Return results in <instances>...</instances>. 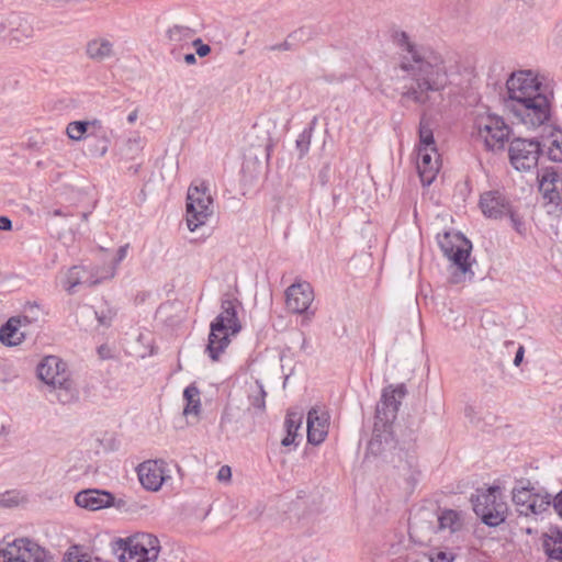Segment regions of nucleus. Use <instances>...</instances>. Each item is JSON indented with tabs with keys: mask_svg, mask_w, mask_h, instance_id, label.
Returning <instances> with one entry per match:
<instances>
[{
	"mask_svg": "<svg viewBox=\"0 0 562 562\" xmlns=\"http://www.w3.org/2000/svg\"><path fill=\"white\" fill-rule=\"evenodd\" d=\"M392 41L400 52L390 80L398 89L401 101L428 104L434 93H440L448 86L446 57L434 47L415 42L402 30L393 31Z\"/></svg>",
	"mask_w": 562,
	"mask_h": 562,
	"instance_id": "obj_1",
	"label": "nucleus"
},
{
	"mask_svg": "<svg viewBox=\"0 0 562 562\" xmlns=\"http://www.w3.org/2000/svg\"><path fill=\"white\" fill-rule=\"evenodd\" d=\"M37 376L52 387L57 401L63 405L79 400V391L70 378L67 364L59 357H45L37 366Z\"/></svg>",
	"mask_w": 562,
	"mask_h": 562,
	"instance_id": "obj_2",
	"label": "nucleus"
},
{
	"mask_svg": "<svg viewBox=\"0 0 562 562\" xmlns=\"http://www.w3.org/2000/svg\"><path fill=\"white\" fill-rule=\"evenodd\" d=\"M237 301L222 300V312L211 324L206 352L212 360H217L220 355L229 344V337L240 331L241 325L237 317Z\"/></svg>",
	"mask_w": 562,
	"mask_h": 562,
	"instance_id": "obj_3",
	"label": "nucleus"
},
{
	"mask_svg": "<svg viewBox=\"0 0 562 562\" xmlns=\"http://www.w3.org/2000/svg\"><path fill=\"white\" fill-rule=\"evenodd\" d=\"M438 245L443 255L450 261L452 282H461L467 273L473 276L471 263L469 262L472 244L459 233L445 232L437 236Z\"/></svg>",
	"mask_w": 562,
	"mask_h": 562,
	"instance_id": "obj_4",
	"label": "nucleus"
},
{
	"mask_svg": "<svg viewBox=\"0 0 562 562\" xmlns=\"http://www.w3.org/2000/svg\"><path fill=\"white\" fill-rule=\"evenodd\" d=\"M117 549L121 562H156L161 550L159 539L147 532H137L125 539H119Z\"/></svg>",
	"mask_w": 562,
	"mask_h": 562,
	"instance_id": "obj_5",
	"label": "nucleus"
},
{
	"mask_svg": "<svg viewBox=\"0 0 562 562\" xmlns=\"http://www.w3.org/2000/svg\"><path fill=\"white\" fill-rule=\"evenodd\" d=\"M213 214V198L203 180L193 181L187 194V225L191 232L204 225Z\"/></svg>",
	"mask_w": 562,
	"mask_h": 562,
	"instance_id": "obj_6",
	"label": "nucleus"
},
{
	"mask_svg": "<svg viewBox=\"0 0 562 562\" xmlns=\"http://www.w3.org/2000/svg\"><path fill=\"white\" fill-rule=\"evenodd\" d=\"M513 117L527 127H538L547 123L551 116L550 93H537L525 102L505 106Z\"/></svg>",
	"mask_w": 562,
	"mask_h": 562,
	"instance_id": "obj_7",
	"label": "nucleus"
},
{
	"mask_svg": "<svg viewBox=\"0 0 562 562\" xmlns=\"http://www.w3.org/2000/svg\"><path fill=\"white\" fill-rule=\"evenodd\" d=\"M471 501L473 510L485 525L496 527L505 520L507 504L502 499L499 487L493 486L485 491H479Z\"/></svg>",
	"mask_w": 562,
	"mask_h": 562,
	"instance_id": "obj_8",
	"label": "nucleus"
},
{
	"mask_svg": "<svg viewBox=\"0 0 562 562\" xmlns=\"http://www.w3.org/2000/svg\"><path fill=\"white\" fill-rule=\"evenodd\" d=\"M507 97L504 106L525 102L537 93L548 92L539 76L531 70H518L513 72L506 81Z\"/></svg>",
	"mask_w": 562,
	"mask_h": 562,
	"instance_id": "obj_9",
	"label": "nucleus"
},
{
	"mask_svg": "<svg viewBox=\"0 0 562 562\" xmlns=\"http://www.w3.org/2000/svg\"><path fill=\"white\" fill-rule=\"evenodd\" d=\"M0 562H54V559L34 540L18 538L0 549Z\"/></svg>",
	"mask_w": 562,
	"mask_h": 562,
	"instance_id": "obj_10",
	"label": "nucleus"
},
{
	"mask_svg": "<svg viewBox=\"0 0 562 562\" xmlns=\"http://www.w3.org/2000/svg\"><path fill=\"white\" fill-rule=\"evenodd\" d=\"M477 138L487 150L503 149L509 135V127L499 116L479 115L474 123Z\"/></svg>",
	"mask_w": 562,
	"mask_h": 562,
	"instance_id": "obj_11",
	"label": "nucleus"
},
{
	"mask_svg": "<svg viewBox=\"0 0 562 562\" xmlns=\"http://www.w3.org/2000/svg\"><path fill=\"white\" fill-rule=\"evenodd\" d=\"M540 154L541 146L536 139L515 138L510 142L508 149L510 164L520 171L536 167Z\"/></svg>",
	"mask_w": 562,
	"mask_h": 562,
	"instance_id": "obj_12",
	"label": "nucleus"
},
{
	"mask_svg": "<svg viewBox=\"0 0 562 562\" xmlns=\"http://www.w3.org/2000/svg\"><path fill=\"white\" fill-rule=\"evenodd\" d=\"M140 484L148 491H158L171 479L169 464L161 459L147 460L137 468Z\"/></svg>",
	"mask_w": 562,
	"mask_h": 562,
	"instance_id": "obj_13",
	"label": "nucleus"
},
{
	"mask_svg": "<svg viewBox=\"0 0 562 562\" xmlns=\"http://www.w3.org/2000/svg\"><path fill=\"white\" fill-rule=\"evenodd\" d=\"M314 301V291L308 282H295L285 291V303L289 311L295 314H310V306ZM311 315H314L311 312Z\"/></svg>",
	"mask_w": 562,
	"mask_h": 562,
	"instance_id": "obj_14",
	"label": "nucleus"
},
{
	"mask_svg": "<svg viewBox=\"0 0 562 562\" xmlns=\"http://www.w3.org/2000/svg\"><path fill=\"white\" fill-rule=\"evenodd\" d=\"M479 204L482 213L492 220L506 217L513 207L508 196L499 190H491L482 193Z\"/></svg>",
	"mask_w": 562,
	"mask_h": 562,
	"instance_id": "obj_15",
	"label": "nucleus"
},
{
	"mask_svg": "<svg viewBox=\"0 0 562 562\" xmlns=\"http://www.w3.org/2000/svg\"><path fill=\"white\" fill-rule=\"evenodd\" d=\"M196 33V30L188 25H170L165 31L166 45L170 56L181 53L182 50H190Z\"/></svg>",
	"mask_w": 562,
	"mask_h": 562,
	"instance_id": "obj_16",
	"label": "nucleus"
},
{
	"mask_svg": "<svg viewBox=\"0 0 562 562\" xmlns=\"http://www.w3.org/2000/svg\"><path fill=\"white\" fill-rule=\"evenodd\" d=\"M405 394L406 389L403 384L386 386L382 392L381 403L376 407L378 417L385 423L395 419L401 401Z\"/></svg>",
	"mask_w": 562,
	"mask_h": 562,
	"instance_id": "obj_17",
	"label": "nucleus"
},
{
	"mask_svg": "<svg viewBox=\"0 0 562 562\" xmlns=\"http://www.w3.org/2000/svg\"><path fill=\"white\" fill-rule=\"evenodd\" d=\"M436 512L429 508H419L409 518V535L419 541L428 540V536L436 533Z\"/></svg>",
	"mask_w": 562,
	"mask_h": 562,
	"instance_id": "obj_18",
	"label": "nucleus"
},
{
	"mask_svg": "<svg viewBox=\"0 0 562 562\" xmlns=\"http://www.w3.org/2000/svg\"><path fill=\"white\" fill-rule=\"evenodd\" d=\"M75 503L88 510H99L112 506L114 496L106 491L85 490L76 494Z\"/></svg>",
	"mask_w": 562,
	"mask_h": 562,
	"instance_id": "obj_19",
	"label": "nucleus"
},
{
	"mask_svg": "<svg viewBox=\"0 0 562 562\" xmlns=\"http://www.w3.org/2000/svg\"><path fill=\"white\" fill-rule=\"evenodd\" d=\"M329 416L327 413H319L316 408H312L307 414V440L312 445H321L327 434L329 427Z\"/></svg>",
	"mask_w": 562,
	"mask_h": 562,
	"instance_id": "obj_20",
	"label": "nucleus"
},
{
	"mask_svg": "<svg viewBox=\"0 0 562 562\" xmlns=\"http://www.w3.org/2000/svg\"><path fill=\"white\" fill-rule=\"evenodd\" d=\"M436 533L443 537L458 535L463 529L461 514L453 509H440L436 512Z\"/></svg>",
	"mask_w": 562,
	"mask_h": 562,
	"instance_id": "obj_21",
	"label": "nucleus"
},
{
	"mask_svg": "<svg viewBox=\"0 0 562 562\" xmlns=\"http://www.w3.org/2000/svg\"><path fill=\"white\" fill-rule=\"evenodd\" d=\"M86 56L95 63H103L115 56L114 43L108 37L98 36L87 42Z\"/></svg>",
	"mask_w": 562,
	"mask_h": 562,
	"instance_id": "obj_22",
	"label": "nucleus"
},
{
	"mask_svg": "<svg viewBox=\"0 0 562 562\" xmlns=\"http://www.w3.org/2000/svg\"><path fill=\"white\" fill-rule=\"evenodd\" d=\"M26 324H29L26 316L9 318L0 328L1 344L7 347L20 345L25 338V334L21 331V327Z\"/></svg>",
	"mask_w": 562,
	"mask_h": 562,
	"instance_id": "obj_23",
	"label": "nucleus"
},
{
	"mask_svg": "<svg viewBox=\"0 0 562 562\" xmlns=\"http://www.w3.org/2000/svg\"><path fill=\"white\" fill-rule=\"evenodd\" d=\"M87 133L88 137H93L94 139H99L101 142V146H89V153L92 157H104L109 151L111 138L106 128L103 126L102 122L98 119L87 121Z\"/></svg>",
	"mask_w": 562,
	"mask_h": 562,
	"instance_id": "obj_24",
	"label": "nucleus"
},
{
	"mask_svg": "<svg viewBox=\"0 0 562 562\" xmlns=\"http://www.w3.org/2000/svg\"><path fill=\"white\" fill-rule=\"evenodd\" d=\"M430 149H418L417 170L423 186H430L439 170L438 159Z\"/></svg>",
	"mask_w": 562,
	"mask_h": 562,
	"instance_id": "obj_25",
	"label": "nucleus"
},
{
	"mask_svg": "<svg viewBox=\"0 0 562 562\" xmlns=\"http://www.w3.org/2000/svg\"><path fill=\"white\" fill-rule=\"evenodd\" d=\"M562 184V180L559 175L554 171L546 172L540 180L539 189L543 193L544 198L549 199L550 202H555L560 199L558 184Z\"/></svg>",
	"mask_w": 562,
	"mask_h": 562,
	"instance_id": "obj_26",
	"label": "nucleus"
},
{
	"mask_svg": "<svg viewBox=\"0 0 562 562\" xmlns=\"http://www.w3.org/2000/svg\"><path fill=\"white\" fill-rule=\"evenodd\" d=\"M303 423V413L301 412H289L285 418L286 436L282 439L281 443L284 447H289L295 443L297 431Z\"/></svg>",
	"mask_w": 562,
	"mask_h": 562,
	"instance_id": "obj_27",
	"label": "nucleus"
},
{
	"mask_svg": "<svg viewBox=\"0 0 562 562\" xmlns=\"http://www.w3.org/2000/svg\"><path fill=\"white\" fill-rule=\"evenodd\" d=\"M34 27L25 20H20L18 25L11 30L10 43L21 44L33 40Z\"/></svg>",
	"mask_w": 562,
	"mask_h": 562,
	"instance_id": "obj_28",
	"label": "nucleus"
},
{
	"mask_svg": "<svg viewBox=\"0 0 562 562\" xmlns=\"http://www.w3.org/2000/svg\"><path fill=\"white\" fill-rule=\"evenodd\" d=\"M183 397L187 401V405L183 409L186 415L193 414L198 415L201 408L200 402V391L199 389L191 384L184 389Z\"/></svg>",
	"mask_w": 562,
	"mask_h": 562,
	"instance_id": "obj_29",
	"label": "nucleus"
},
{
	"mask_svg": "<svg viewBox=\"0 0 562 562\" xmlns=\"http://www.w3.org/2000/svg\"><path fill=\"white\" fill-rule=\"evenodd\" d=\"M419 148L418 149H430V151L437 154L434 133L430 123L423 116L419 123Z\"/></svg>",
	"mask_w": 562,
	"mask_h": 562,
	"instance_id": "obj_30",
	"label": "nucleus"
},
{
	"mask_svg": "<svg viewBox=\"0 0 562 562\" xmlns=\"http://www.w3.org/2000/svg\"><path fill=\"white\" fill-rule=\"evenodd\" d=\"M543 549L550 559L562 561V532L548 536L543 541Z\"/></svg>",
	"mask_w": 562,
	"mask_h": 562,
	"instance_id": "obj_31",
	"label": "nucleus"
},
{
	"mask_svg": "<svg viewBox=\"0 0 562 562\" xmlns=\"http://www.w3.org/2000/svg\"><path fill=\"white\" fill-rule=\"evenodd\" d=\"M551 495L546 494L544 496H539L533 494L532 501L530 504H527V507L520 509V515L528 516L529 514H541L552 504Z\"/></svg>",
	"mask_w": 562,
	"mask_h": 562,
	"instance_id": "obj_32",
	"label": "nucleus"
},
{
	"mask_svg": "<svg viewBox=\"0 0 562 562\" xmlns=\"http://www.w3.org/2000/svg\"><path fill=\"white\" fill-rule=\"evenodd\" d=\"M454 555L451 552L437 551L434 554H409L403 562H452Z\"/></svg>",
	"mask_w": 562,
	"mask_h": 562,
	"instance_id": "obj_33",
	"label": "nucleus"
},
{
	"mask_svg": "<svg viewBox=\"0 0 562 562\" xmlns=\"http://www.w3.org/2000/svg\"><path fill=\"white\" fill-rule=\"evenodd\" d=\"M143 150L142 138L139 136L128 138L121 148L120 155L122 160H134Z\"/></svg>",
	"mask_w": 562,
	"mask_h": 562,
	"instance_id": "obj_34",
	"label": "nucleus"
},
{
	"mask_svg": "<svg viewBox=\"0 0 562 562\" xmlns=\"http://www.w3.org/2000/svg\"><path fill=\"white\" fill-rule=\"evenodd\" d=\"M128 248H130L128 244H125V245L121 246L117 249L116 257L114 259V262H113L112 267L106 271V273L104 276L100 277V278L91 279V280L87 281L88 284L90 286H93V285L99 284L102 280L114 278V276L116 273V268L120 265V262L125 259V257L127 255Z\"/></svg>",
	"mask_w": 562,
	"mask_h": 562,
	"instance_id": "obj_35",
	"label": "nucleus"
},
{
	"mask_svg": "<svg viewBox=\"0 0 562 562\" xmlns=\"http://www.w3.org/2000/svg\"><path fill=\"white\" fill-rule=\"evenodd\" d=\"M85 272V269L79 266H74L67 271L63 285L69 294H72L74 289L82 282Z\"/></svg>",
	"mask_w": 562,
	"mask_h": 562,
	"instance_id": "obj_36",
	"label": "nucleus"
},
{
	"mask_svg": "<svg viewBox=\"0 0 562 562\" xmlns=\"http://www.w3.org/2000/svg\"><path fill=\"white\" fill-rule=\"evenodd\" d=\"M266 396L267 393L263 390L262 384L259 381H256L255 385L251 386L249 392V402L250 406L259 412H263L266 408Z\"/></svg>",
	"mask_w": 562,
	"mask_h": 562,
	"instance_id": "obj_37",
	"label": "nucleus"
},
{
	"mask_svg": "<svg viewBox=\"0 0 562 562\" xmlns=\"http://www.w3.org/2000/svg\"><path fill=\"white\" fill-rule=\"evenodd\" d=\"M533 494L531 491L526 487H515L513 490V502L517 507V510L520 513V509L527 507V504H530L532 501Z\"/></svg>",
	"mask_w": 562,
	"mask_h": 562,
	"instance_id": "obj_38",
	"label": "nucleus"
},
{
	"mask_svg": "<svg viewBox=\"0 0 562 562\" xmlns=\"http://www.w3.org/2000/svg\"><path fill=\"white\" fill-rule=\"evenodd\" d=\"M87 132V121H72L66 127L67 136L76 142L83 139Z\"/></svg>",
	"mask_w": 562,
	"mask_h": 562,
	"instance_id": "obj_39",
	"label": "nucleus"
},
{
	"mask_svg": "<svg viewBox=\"0 0 562 562\" xmlns=\"http://www.w3.org/2000/svg\"><path fill=\"white\" fill-rule=\"evenodd\" d=\"M548 156L552 161H562V134L555 135L548 147Z\"/></svg>",
	"mask_w": 562,
	"mask_h": 562,
	"instance_id": "obj_40",
	"label": "nucleus"
},
{
	"mask_svg": "<svg viewBox=\"0 0 562 562\" xmlns=\"http://www.w3.org/2000/svg\"><path fill=\"white\" fill-rule=\"evenodd\" d=\"M64 562H99V560L92 559L88 554L80 553L78 547H71L65 554Z\"/></svg>",
	"mask_w": 562,
	"mask_h": 562,
	"instance_id": "obj_41",
	"label": "nucleus"
},
{
	"mask_svg": "<svg viewBox=\"0 0 562 562\" xmlns=\"http://www.w3.org/2000/svg\"><path fill=\"white\" fill-rule=\"evenodd\" d=\"M192 48L195 49V55L199 56V57H205L207 56L210 53H211V46L205 44L201 37L198 36V34L195 35L194 40H193V43H192Z\"/></svg>",
	"mask_w": 562,
	"mask_h": 562,
	"instance_id": "obj_42",
	"label": "nucleus"
},
{
	"mask_svg": "<svg viewBox=\"0 0 562 562\" xmlns=\"http://www.w3.org/2000/svg\"><path fill=\"white\" fill-rule=\"evenodd\" d=\"M176 61H183L188 66H192L196 64V55L190 50H182L181 53L175 54L171 56Z\"/></svg>",
	"mask_w": 562,
	"mask_h": 562,
	"instance_id": "obj_43",
	"label": "nucleus"
},
{
	"mask_svg": "<svg viewBox=\"0 0 562 562\" xmlns=\"http://www.w3.org/2000/svg\"><path fill=\"white\" fill-rule=\"evenodd\" d=\"M506 217L510 218L513 228L518 234L525 235V233H526L525 222L522 221V218L519 215L516 214L514 207L510 209V213H508Z\"/></svg>",
	"mask_w": 562,
	"mask_h": 562,
	"instance_id": "obj_44",
	"label": "nucleus"
},
{
	"mask_svg": "<svg viewBox=\"0 0 562 562\" xmlns=\"http://www.w3.org/2000/svg\"><path fill=\"white\" fill-rule=\"evenodd\" d=\"M311 144V133L303 132L296 139V147L300 149L301 157L307 153Z\"/></svg>",
	"mask_w": 562,
	"mask_h": 562,
	"instance_id": "obj_45",
	"label": "nucleus"
},
{
	"mask_svg": "<svg viewBox=\"0 0 562 562\" xmlns=\"http://www.w3.org/2000/svg\"><path fill=\"white\" fill-rule=\"evenodd\" d=\"M232 477V469L228 465H222L217 472V480L220 482H229Z\"/></svg>",
	"mask_w": 562,
	"mask_h": 562,
	"instance_id": "obj_46",
	"label": "nucleus"
},
{
	"mask_svg": "<svg viewBox=\"0 0 562 562\" xmlns=\"http://www.w3.org/2000/svg\"><path fill=\"white\" fill-rule=\"evenodd\" d=\"M552 506L555 513L562 518V490L553 497Z\"/></svg>",
	"mask_w": 562,
	"mask_h": 562,
	"instance_id": "obj_47",
	"label": "nucleus"
},
{
	"mask_svg": "<svg viewBox=\"0 0 562 562\" xmlns=\"http://www.w3.org/2000/svg\"><path fill=\"white\" fill-rule=\"evenodd\" d=\"M524 355H525V347L522 345H519L517 348L515 358H514V366H516V367L520 366V363L522 362V359H524Z\"/></svg>",
	"mask_w": 562,
	"mask_h": 562,
	"instance_id": "obj_48",
	"label": "nucleus"
},
{
	"mask_svg": "<svg viewBox=\"0 0 562 562\" xmlns=\"http://www.w3.org/2000/svg\"><path fill=\"white\" fill-rule=\"evenodd\" d=\"M94 316L97 317L98 322L100 325L102 326H109L110 325V321H111V316H106L104 315L103 313H98V312H93Z\"/></svg>",
	"mask_w": 562,
	"mask_h": 562,
	"instance_id": "obj_49",
	"label": "nucleus"
},
{
	"mask_svg": "<svg viewBox=\"0 0 562 562\" xmlns=\"http://www.w3.org/2000/svg\"><path fill=\"white\" fill-rule=\"evenodd\" d=\"M12 228V222L7 216H0V231H10Z\"/></svg>",
	"mask_w": 562,
	"mask_h": 562,
	"instance_id": "obj_50",
	"label": "nucleus"
},
{
	"mask_svg": "<svg viewBox=\"0 0 562 562\" xmlns=\"http://www.w3.org/2000/svg\"><path fill=\"white\" fill-rule=\"evenodd\" d=\"M269 49L270 50H289V49H291V44L288 41H284L281 44L270 46Z\"/></svg>",
	"mask_w": 562,
	"mask_h": 562,
	"instance_id": "obj_51",
	"label": "nucleus"
},
{
	"mask_svg": "<svg viewBox=\"0 0 562 562\" xmlns=\"http://www.w3.org/2000/svg\"><path fill=\"white\" fill-rule=\"evenodd\" d=\"M137 117H138V112H137V110H134V111H132V112L127 115V122H128L130 124H133V123L137 120Z\"/></svg>",
	"mask_w": 562,
	"mask_h": 562,
	"instance_id": "obj_52",
	"label": "nucleus"
},
{
	"mask_svg": "<svg viewBox=\"0 0 562 562\" xmlns=\"http://www.w3.org/2000/svg\"><path fill=\"white\" fill-rule=\"evenodd\" d=\"M140 168V165H137L135 167H130V170H133L134 173H137Z\"/></svg>",
	"mask_w": 562,
	"mask_h": 562,
	"instance_id": "obj_53",
	"label": "nucleus"
},
{
	"mask_svg": "<svg viewBox=\"0 0 562 562\" xmlns=\"http://www.w3.org/2000/svg\"><path fill=\"white\" fill-rule=\"evenodd\" d=\"M103 350H104V347H100V348H99V353H100V356H101L102 358H105V356H104V355H105V351H103Z\"/></svg>",
	"mask_w": 562,
	"mask_h": 562,
	"instance_id": "obj_54",
	"label": "nucleus"
},
{
	"mask_svg": "<svg viewBox=\"0 0 562 562\" xmlns=\"http://www.w3.org/2000/svg\"><path fill=\"white\" fill-rule=\"evenodd\" d=\"M103 350H104V347H100V348H99V353H100V356H101L102 358H105V356H104V355H105V351H103Z\"/></svg>",
	"mask_w": 562,
	"mask_h": 562,
	"instance_id": "obj_55",
	"label": "nucleus"
},
{
	"mask_svg": "<svg viewBox=\"0 0 562 562\" xmlns=\"http://www.w3.org/2000/svg\"><path fill=\"white\" fill-rule=\"evenodd\" d=\"M54 215H56V216H61V215H63V213H61V211H60V210H55V211H54Z\"/></svg>",
	"mask_w": 562,
	"mask_h": 562,
	"instance_id": "obj_56",
	"label": "nucleus"
},
{
	"mask_svg": "<svg viewBox=\"0 0 562 562\" xmlns=\"http://www.w3.org/2000/svg\"><path fill=\"white\" fill-rule=\"evenodd\" d=\"M90 146H101V142L99 139H95L94 144H91Z\"/></svg>",
	"mask_w": 562,
	"mask_h": 562,
	"instance_id": "obj_57",
	"label": "nucleus"
},
{
	"mask_svg": "<svg viewBox=\"0 0 562 562\" xmlns=\"http://www.w3.org/2000/svg\"><path fill=\"white\" fill-rule=\"evenodd\" d=\"M81 216H82V220H83V221H87V220H88L89 214H88V213H82V215H81Z\"/></svg>",
	"mask_w": 562,
	"mask_h": 562,
	"instance_id": "obj_58",
	"label": "nucleus"
},
{
	"mask_svg": "<svg viewBox=\"0 0 562 562\" xmlns=\"http://www.w3.org/2000/svg\"><path fill=\"white\" fill-rule=\"evenodd\" d=\"M5 29V24L3 22L0 23V31H3Z\"/></svg>",
	"mask_w": 562,
	"mask_h": 562,
	"instance_id": "obj_59",
	"label": "nucleus"
},
{
	"mask_svg": "<svg viewBox=\"0 0 562 562\" xmlns=\"http://www.w3.org/2000/svg\"><path fill=\"white\" fill-rule=\"evenodd\" d=\"M373 446H374V441H373V440H371V441H370V443H369V448H370V449H372V448H373Z\"/></svg>",
	"mask_w": 562,
	"mask_h": 562,
	"instance_id": "obj_60",
	"label": "nucleus"
},
{
	"mask_svg": "<svg viewBox=\"0 0 562 562\" xmlns=\"http://www.w3.org/2000/svg\"><path fill=\"white\" fill-rule=\"evenodd\" d=\"M507 346H513L514 345V341H507L506 342Z\"/></svg>",
	"mask_w": 562,
	"mask_h": 562,
	"instance_id": "obj_61",
	"label": "nucleus"
}]
</instances>
